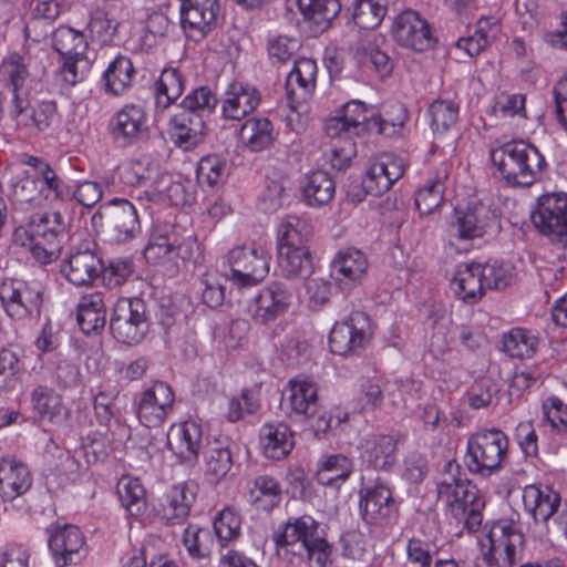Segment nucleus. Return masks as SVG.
I'll return each instance as SVG.
<instances>
[{"mask_svg": "<svg viewBox=\"0 0 567 567\" xmlns=\"http://www.w3.org/2000/svg\"><path fill=\"white\" fill-rule=\"evenodd\" d=\"M353 138L354 137L351 136L330 138L332 142L330 155V164L332 168L343 171L350 166L351 159L357 154V147Z\"/></svg>", "mask_w": 567, "mask_h": 567, "instance_id": "774afa93", "label": "nucleus"}, {"mask_svg": "<svg viewBox=\"0 0 567 567\" xmlns=\"http://www.w3.org/2000/svg\"><path fill=\"white\" fill-rule=\"evenodd\" d=\"M288 190H290V181L288 178L267 177L260 196L262 209L269 213L278 210L288 198Z\"/></svg>", "mask_w": 567, "mask_h": 567, "instance_id": "4d7b16f0", "label": "nucleus"}, {"mask_svg": "<svg viewBox=\"0 0 567 567\" xmlns=\"http://www.w3.org/2000/svg\"><path fill=\"white\" fill-rule=\"evenodd\" d=\"M33 409L43 419L52 420L62 410V400L52 389L39 385L32 392Z\"/></svg>", "mask_w": 567, "mask_h": 567, "instance_id": "0e129e2a", "label": "nucleus"}, {"mask_svg": "<svg viewBox=\"0 0 567 567\" xmlns=\"http://www.w3.org/2000/svg\"><path fill=\"white\" fill-rule=\"evenodd\" d=\"M42 306L40 287L24 281H2V308L16 320L39 315Z\"/></svg>", "mask_w": 567, "mask_h": 567, "instance_id": "dca6fc26", "label": "nucleus"}, {"mask_svg": "<svg viewBox=\"0 0 567 567\" xmlns=\"http://www.w3.org/2000/svg\"><path fill=\"white\" fill-rule=\"evenodd\" d=\"M371 337L369 316L362 311H353L333 324L329 333V348L334 354H355L367 347Z\"/></svg>", "mask_w": 567, "mask_h": 567, "instance_id": "9d476101", "label": "nucleus"}, {"mask_svg": "<svg viewBox=\"0 0 567 567\" xmlns=\"http://www.w3.org/2000/svg\"><path fill=\"white\" fill-rule=\"evenodd\" d=\"M508 437L498 429L481 430L473 433L466 445L465 465L481 476L499 472L508 458Z\"/></svg>", "mask_w": 567, "mask_h": 567, "instance_id": "39448f33", "label": "nucleus"}, {"mask_svg": "<svg viewBox=\"0 0 567 567\" xmlns=\"http://www.w3.org/2000/svg\"><path fill=\"white\" fill-rule=\"evenodd\" d=\"M233 466V453L228 442H208L204 451V474L212 483H218Z\"/></svg>", "mask_w": 567, "mask_h": 567, "instance_id": "473e14b6", "label": "nucleus"}, {"mask_svg": "<svg viewBox=\"0 0 567 567\" xmlns=\"http://www.w3.org/2000/svg\"><path fill=\"white\" fill-rule=\"evenodd\" d=\"M241 519L231 508L223 509L214 520V530L221 546L237 539L240 535Z\"/></svg>", "mask_w": 567, "mask_h": 567, "instance_id": "e2e57ef3", "label": "nucleus"}, {"mask_svg": "<svg viewBox=\"0 0 567 567\" xmlns=\"http://www.w3.org/2000/svg\"><path fill=\"white\" fill-rule=\"evenodd\" d=\"M352 471L353 464L349 457L334 454L319 463L316 476L323 486H339L349 478Z\"/></svg>", "mask_w": 567, "mask_h": 567, "instance_id": "a19ab883", "label": "nucleus"}, {"mask_svg": "<svg viewBox=\"0 0 567 567\" xmlns=\"http://www.w3.org/2000/svg\"><path fill=\"white\" fill-rule=\"evenodd\" d=\"M104 270L102 258L93 250L72 252L61 266V272L74 286L92 285Z\"/></svg>", "mask_w": 567, "mask_h": 567, "instance_id": "393cba45", "label": "nucleus"}, {"mask_svg": "<svg viewBox=\"0 0 567 567\" xmlns=\"http://www.w3.org/2000/svg\"><path fill=\"white\" fill-rule=\"evenodd\" d=\"M491 161L509 187H529L542 179L546 161L534 145L513 140L491 150Z\"/></svg>", "mask_w": 567, "mask_h": 567, "instance_id": "f03ea898", "label": "nucleus"}, {"mask_svg": "<svg viewBox=\"0 0 567 567\" xmlns=\"http://www.w3.org/2000/svg\"><path fill=\"white\" fill-rule=\"evenodd\" d=\"M146 311V303L140 298L120 299L110 321L113 337L127 346L138 344L150 328Z\"/></svg>", "mask_w": 567, "mask_h": 567, "instance_id": "423d86ee", "label": "nucleus"}, {"mask_svg": "<svg viewBox=\"0 0 567 567\" xmlns=\"http://www.w3.org/2000/svg\"><path fill=\"white\" fill-rule=\"evenodd\" d=\"M298 7L303 18L313 24L315 32L328 29L341 10L339 0H298Z\"/></svg>", "mask_w": 567, "mask_h": 567, "instance_id": "4c0bfd02", "label": "nucleus"}, {"mask_svg": "<svg viewBox=\"0 0 567 567\" xmlns=\"http://www.w3.org/2000/svg\"><path fill=\"white\" fill-rule=\"evenodd\" d=\"M270 260V252L262 247H235L228 252L229 279L239 287L256 286L269 274Z\"/></svg>", "mask_w": 567, "mask_h": 567, "instance_id": "1a4fd4ad", "label": "nucleus"}, {"mask_svg": "<svg viewBox=\"0 0 567 567\" xmlns=\"http://www.w3.org/2000/svg\"><path fill=\"white\" fill-rule=\"evenodd\" d=\"M404 174L403 161L393 154H381L374 158L362 179L365 193L380 196Z\"/></svg>", "mask_w": 567, "mask_h": 567, "instance_id": "4be33fe9", "label": "nucleus"}, {"mask_svg": "<svg viewBox=\"0 0 567 567\" xmlns=\"http://www.w3.org/2000/svg\"><path fill=\"white\" fill-rule=\"evenodd\" d=\"M28 106L21 115L12 117L17 121L18 126H29L30 124L39 132L47 130L55 115L56 107L53 102H41L31 114H24Z\"/></svg>", "mask_w": 567, "mask_h": 567, "instance_id": "69168bd1", "label": "nucleus"}, {"mask_svg": "<svg viewBox=\"0 0 567 567\" xmlns=\"http://www.w3.org/2000/svg\"><path fill=\"white\" fill-rule=\"evenodd\" d=\"M452 289L463 301H478L486 289L484 268L481 264H462L456 268L452 280Z\"/></svg>", "mask_w": 567, "mask_h": 567, "instance_id": "7c9ffc66", "label": "nucleus"}, {"mask_svg": "<svg viewBox=\"0 0 567 567\" xmlns=\"http://www.w3.org/2000/svg\"><path fill=\"white\" fill-rule=\"evenodd\" d=\"M385 13V0H355L352 18L361 29H374L380 25Z\"/></svg>", "mask_w": 567, "mask_h": 567, "instance_id": "864d4df0", "label": "nucleus"}, {"mask_svg": "<svg viewBox=\"0 0 567 567\" xmlns=\"http://www.w3.org/2000/svg\"><path fill=\"white\" fill-rule=\"evenodd\" d=\"M334 193L336 184L326 171H316L307 175L302 195L308 205H327L332 200Z\"/></svg>", "mask_w": 567, "mask_h": 567, "instance_id": "58836bf2", "label": "nucleus"}, {"mask_svg": "<svg viewBox=\"0 0 567 567\" xmlns=\"http://www.w3.org/2000/svg\"><path fill=\"white\" fill-rule=\"evenodd\" d=\"M217 0H181V25L187 38L200 41L217 25Z\"/></svg>", "mask_w": 567, "mask_h": 567, "instance_id": "2eb2a0df", "label": "nucleus"}, {"mask_svg": "<svg viewBox=\"0 0 567 567\" xmlns=\"http://www.w3.org/2000/svg\"><path fill=\"white\" fill-rule=\"evenodd\" d=\"M369 262L365 255L355 248L339 250L331 262V276L343 288H351L364 279Z\"/></svg>", "mask_w": 567, "mask_h": 567, "instance_id": "bb28decb", "label": "nucleus"}, {"mask_svg": "<svg viewBox=\"0 0 567 567\" xmlns=\"http://www.w3.org/2000/svg\"><path fill=\"white\" fill-rule=\"evenodd\" d=\"M277 555L290 563L307 560L309 567H330L332 545L319 533V523L305 515L290 518L272 536Z\"/></svg>", "mask_w": 567, "mask_h": 567, "instance_id": "f257e3e1", "label": "nucleus"}, {"mask_svg": "<svg viewBox=\"0 0 567 567\" xmlns=\"http://www.w3.org/2000/svg\"><path fill=\"white\" fill-rule=\"evenodd\" d=\"M317 63L312 59L301 58L295 61L293 69L287 76L288 94H295L297 85L302 92L309 93L315 89Z\"/></svg>", "mask_w": 567, "mask_h": 567, "instance_id": "603ef678", "label": "nucleus"}, {"mask_svg": "<svg viewBox=\"0 0 567 567\" xmlns=\"http://www.w3.org/2000/svg\"><path fill=\"white\" fill-rule=\"evenodd\" d=\"M560 495L548 485H527L523 491L525 509L533 516L535 523L548 524L554 519V528L557 533L567 536V507L559 511Z\"/></svg>", "mask_w": 567, "mask_h": 567, "instance_id": "ddd939ff", "label": "nucleus"}, {"mask_svg": "<svg viewBox=\"0 0 567 567\" xmlns=\"http://www.w3.org/2000/svg\"><path fill=\"white\" fill-rule=\"evenodd\" d=\"M197 179L210 187L224 182L227 176V162L218 155L204 156L197 166Z\"/></svg>", "mask_w": 567, "mask_h": 567, "instance_id": "bf43d9fd", "label": "nucleus"}, {"mask_svg": "<svg viewBox=\"0 0 567 567\" xmlns=\"http://www.w3.org/2000/svg\"><path fill=\"white\" fill-rule=\"evenodd\" d=\"M502 344L503 351L512 358H530L536 351L538 339L525 329L515 328L503 336Z\"/></svg>", "mask_w": 567, "mask_h": 567, "instance_id": "3c124183", "label": "nucleus"}, {"mask_svg": "<svg viewBox=\"0 0 567 567\" xmlns=\"http://www.w3.org/2000/svg\"><path fill=\"white\" fill-rule=\"evenodd\" d=\"M37 195L35 182L22 172L9 186L8 198L16 209L29 210Z\"/></svg>", "mask_w": 567, "mask_h": 567, "instance_id": "13d9d810", "label": "nucleus"}, {"mask_svg": "<svg viewBox=\"0 0 567 567\" xmlns=\"http://www.w3.org/2000/svg\"><path fill=\"white\" fill-rule=\"evenodd\" d=\"M278 264L286 278H307L313 270L308 247H277Z\"/></svg>", "mask_w": 567, "mask_h": 567, "instance_id": "c9c22d12", "label": "nucleus"}, {"mask_svg": "<svg viewBox=\"0 0 567 567\" xmlns=\"http://www.w3.org/2000/svg\"><path fill=\"white\" fill-rule=\"evenodd\" d=\"M439 545L433 539L414 536L408 540V561L417 567H432L433 556L437 554Z\"/></svg>", "mask_w": 567, "mask_h": 567, "instance_id": "680f3d73", "label": "nucleus"}, {"mask_svg": "<svg viewBox=\"0 0 567 567\" xmlns=\"http://www.w3.org/2000/svg\"><path fill=\"white\" fill-rule=\"evenodd\" d=\"M398 440L393 435L372 433L360 442V456L374 470L389 471L396 462Z\"/></svg>", "mask_w": 567, "mask_h": 567, "instance_id": "a878e982", "label": "nucleus"}, {"mask_svg": "<svg viewBox=\"0 0 567 567\" xmlns=\"http://www.w3.org/2000/svg\"><path fill=\"white\" fill-rule=\"evenodd\" d=\"M460 106L451 100L437 99L430 107L431 125L435 133H445L451 130L458 120Z\"/></svg>", "mask_w": 567, "mask_h": 567, "instance_id": "5fc2aeb1", "label": "nucleus"}, {"mask_svg": "<svg viewBox=\"0 0 567 567\" xmlns=\"http://www.w3.org/2000/svg\"><path fill=\"white\" fill-rule=\"evenodd\" d=\"M312 234V226L307 219L287 216L279 227L277 247H308Z\"/></svg>", "mask_w": 567, "mask_h": 567, "instance_id": "79ce46f5", "label": "nucleus"}, {"mask_svg": "<svg viewBox=\"0 0 567 567\" xmlns=\"http://www.w3.org/2000/svg\"><path fill=\"white\" fill-rule=\"evenodd\" d=\"M286 392L289 415L306 422L316 435L327 433L348 419L347 414L343 417H333L320 404L317 384L306 377L291 379L287 384Z\"/></svg>", "mask_w": 567, "mask_h": 567, "instance_id": "20e7f679", "label": "nucleus"}, {"mask_svg": "<svg viewBox=\"0 0 567 567\" xmlns=\"http://www.w3.org/2000/svg\"><path fill=\"white\" fill-rule=\"evenodd\" d=\"M135 69L126 56H117L103 73L105 92L114 96L122 95L132 85Z\"/></svg>", "mask_w": 567, "mask_h": 567, "instance_id": "ea45409f", "label": "nucleus"}, {"mask_svg": "<svg viewBox=\"0 0 567 567\" xmlns=\"http://www.w3.org/2000/svg\"><path fill=\"white\" fill-rule=\"evenodd\" d=\"M291 299L292 293L285 284H269L254 300L252 319L261 324L274 321L288 310Z\"/></svg>", "mask_w": 567, "mask_h": 567, "instance_id": "b1692460", "label": "nucleus"}, {"mask_svg": "<svg viewBox=\"0 0 567 567\" xmlns=\"http://www.w3.org/2000/svg\"><path fill=\"white\" fill-rule=\"evenodd\" d=\"M66 235V225L59 212L37 213L31 216L27 226H19L14 229V240H31L34 238L40 243H59Z\"/></svg>", "mask_w": 567, "mask_h": 567, "instance_id": "5701e85b", "label": "nucleus"}, {"mask_svg": "<svg viewBox=\"0 0 567 567\" xmlns=\"http://www.w3.org/2000/svg\"><path fill=\"white\" fill-rule=\"evenodd\" d=\"M260 441L264 455L271 460L286 457L293 447L292 432L284 423L264 425Z\"/></svg>", "mask_w": 567, "mask_h": 567, "instance_id": "72a5a7b5", "label": "nucleus"}, {"mask_svg": "<svg viewBox=\"0 0 567 567\" xmlns=\"http://www.w3.org/2000/svg\"><path fill=\"white\" fill-rule=\"evenodd\" d=\"M2 462H6V460H2ZM7 463L9 464V470L4 478H2V483H6V487L2 491V501H13L31 487L32 477L29 468L21 461L11 458Z\"/></svg>", "mask_w": 567, "mask_h": 567, "instance_id": "49530a36", "label": "nucleus"}, {"mask_svg": "<svg viewBox=\"0 0 567 567\" xmlns=\"http://www.w3.org/2000/svg\"><path fill=\"white\" fill-rule=\"evenodd\" d=\"M169 123L175 144L185 150L196 146L205 134V118L184 109H181Z\"/></svg>", "mask_w": 567, "mask_h": 567, "instance_id": "2f4dec72", "label": "nucleus"}, {"mask_svg": "<svg viewBox=\"0 0 567 567\" xmlns=\"http://www.w3.org/2000/svg\"><path fill=\"white\" fill-rule=\"evenodd\" d=\"M406 118L405 107L400 103H394L389 106L383 115L370 114V132L392 137L402 131Z\"/></svg>", "mask_w": 567, "mask_h": 567, "instance_id": "de8ad7c7", "label": "nucleus"}, {"mask_svg": "<svg viewBox=\"0 0 567 567\" xmlns=\"http://www.w3.org/2000/svg\"><path fill=\"white\" fill-rule=\"evenodd\" d=\"M241 142L254 152L267 148L274 141L272 124L268 118H248L239 133Z\"/></svg>", "mask_w": 567, "mask_h": 567, "instance_id": "c03bdc74", "label": "nucleus"}, {"mask_svg": "<svg viewBox=\"0 0 567 567\" xmlns=\"http://www.w3.org/2000/svg\"><path fill=\"white\" fill-rule=\"evenodd\" d=\"M52 45L61 58L84 55L87 42L82 32L70 27H59L52 34Z\"/></svg>", "mask_w": 567, "mask_h": 567, "instance_id": "09e8293b", "label": "nucleus"}, {"mask_svg": "<svg viewBox=\"0 0 567 567\" xmlns=\"http://www.w3.org/2000/svg\"><path fill=\"white\" fill-rule=\"evenodd\" d=\"M184 91V79L177 69H165L155 83L156 109L166 110Z\"/></svg>", "mask_w": 567, "mask_h": 567, "instance_id": "37998d69", "label": "nucleus"}, {"mask_svg": "<svg viewBox=\"0 0 567 567\" xmlns=\"http://www.w3.org/2000/svg\"><path fill=\"white\" fill-rule=\"evenodd\" d=\"M217 103L218 100L210 89L199 86L184 97L179 107L196 113L205 118L214 111Z\"/></svg>", "mask_w": 567, "mask_h": 567, "instance_id": "052dcab7", "label": "nucleus"}, {"mask_svg": "<svg viewBox=\"0 0 567 567\" xmlns=\"http://www.w3.org/2000/svg\"><path fill=\"white\" fill-rule=\"evenodd\" d=\"M260 102V93L255 86L243 82H233L225 92L221 113L226 120L240 121L252 113Z\"/></svg>", "mask_w": 567, "mask_h": 567, "instance_id": "cd10ccee", "label": "nucleus"}, {"mask_svg": "<svg viewBox=\"0 0 567 567\" xmlns=\"http://www.w3.org/2000/svg\"><path fill=\"white\" fill-rule=\"evenodd\" d=\"M498 220L494 210L478 204L465 210L455 209L454 217L449 223L447 235L451 245L457 241H471L497 230Z\"/></svg>", "mask_w": 567, "mask_h": 567, "instance_id": "f8f14e48", "label": "nucleus"}, {"mask_svg": "<svg viewBox=\"0 0 567 567\" xmlns=\"http://www.w3.org/2000/svg\"><path fill=\"white\" fill-rule=\"evenodd\" d=\"M92 224L102 227L117 243L134 238L141 229L136 207L122 198H114L102 205L92 216Z\"/></svg>", "mask_w": 567, "mask_h": 567, "instance_id": "0eeeda50", "label": "nucleus"}, {"mask_svg": "<svg viewBox=\"0 0 567 567\" xmlns=\"http://www.w3.org/2000/svg\"><path fill=\"white\" fill-rule=\"evenodd\" d=\"M122 506L133 516L142 514L146 506V493L138 478L123 476L117 483Z\"/></svg>", "mask_w": 567, "mask_h": 567, "instance_id": "8fccbe9b", "label": "nucleus"}, {"mask_svg": "<svg viewBox=\"0 0 567 567\" xmlns=\"http://www.w3.org/2000/svg\"><path fill=\"white\" fill-rule=\"evenodd\" d=\"M195 495L185 485H176L161 504L159 515L169 524H181L189 515Z\"/></svg>", "mask_w": 567, "mask_h": 567, "instance_id": "f704fd0d", "label": "nucleus"}, {"mask_svg": "<svg viewBox=\"0 0 567 567\" xmlns=\"http://www.w3.org/2000/svg\"><path fill=\"white\" fill-rule=\"evenodd\" d=\"M446 172L437 174L434 178H429L415 195V206L420 215L433 214L442 204L445 190L444 181Z\"/></svg>", "mask_w": 567, "mask_h": 567, "instance_id": "a18cd8bd", "label": "nucleus"}, {"mask_svg": "<svg viewBox=\"0 0 567 567\" xmlns=\"http://www.w3.org/2000/svg\"><path fill=\"white\" fill-rule=\"evenodd\" d=\"M48 533L49 547L60 567L76 564L85 556L84 536L76 526L56 524L50 526Z\"/></svg>", "mask_w": 567, "mask_h": 567, "instance_id": "412c9836", "label": "nucleus"}, {"mask_svg": "<svg viewBox=\"0 0 567 567\" xmlns=\"http://www.w3.org/2000/svg\"><path fill=\"white\" fill-rule=\"evenodd\" d=\"M437 497L449 507L452 516L470 532L477 530L483 520L485 507L480 491L467 478L460 476V465L449 461L445 473L436 484Z\"/></svg>", "mask_w": 567, "mask_h": 567, "instance_id": "7ed1b4c3", "label": "nucleus"}, {"mask_svg": "<svg viewBox=\"0 0 567 567\" xmlns=\"http://www.w3.org/2000/svg\"><path fill=\"white\" fill-rule=\"evenodd\" d=\"M106 322V310L99 292L83 296L78 305V323L85 333L99 331Z\"/></svg>", "mask_w": 567, "mask_h": 567, "instance_id": "e433bc0d", "label": "nucleus"}, {"mask_svg": "<svg viewBox=\"0 0 567 567\" xmlns=\"http://www.w3.org/2000/svg\"><path fill=\"white\" fill-rule=\"evenodd\" d=\"M370 115L365 104L353 100L347 102L336 116L324 122V132L329 138L340 136H361L370 132Z\"/></svg>", "mask_w": 567, "mask_h": 567, "instance_id": "aec40b11", "label": "nucleus"}, {"mask_svg": "<svg viewBox=\"0 0 567 567\" xmlns=\"http://www.w3.org/2000/svg\"><path fill=\"white\" fill-rule=\"evenodd\" d=\"M177 256V247L167 235L152 234L146 247L144 258L148 264L159 265L172 261Z\"/></svg>", "mask_w": 567, "mask_h": 567, "instance_id": "6e6d98bb", "label": "nucleus"}, {"mask_svg": "<svg viewBox=\"0 0 567 567\" xmlns=\"http://www.w3.org/2000/svg\"><path fill=\"white\" fill-rule=\"evenodd\" d=\"M4 72L8 75V92L11 96L10 116L17 117L21 115L29 100L24 90V82L29 76L28 56L20 53H11L6 61L2 62Z\"/></svg>", "mask_w": 567, "mask_h": 567, "instance_id": "c85d7f7f", "label": "nucleus"}, {"mask_svg": "<svg viewBox=\"0 0 567 567\" xmlns=\"http://www.w3.org/2000/svg\"><path fill=\"white\" fill-rule=\"evenodd\" d=\"M392 34L401 47L417 52L429 50L434 43L430 24L413 10H405L395 17Z\"/></svg>", "mask_w": 567, "mask_h": 567, "instance_id": "a211bd4d", "label": "nucleus"}, {"mask_svg": "<svg viewBox=\"0 0 567 567\" xmlns=\"http://www.w3.org/2000/svg\"><path fill=\"white\" fill-rule=\"evenodd\" d=\"M359 507L362 519L369 525L384 526L398 514L392 491L380 480L361 489Z\"/></svg>", "mask_w": 567, "mask_h": 567, "instance_id": "4468645a", "label": "nucleus"}, {"mask_svg": "<svg viewBox=\"0 0 567 567\" xmlns=\"http://www.w3.org/2000/svg\"><path fill=\"white\" fill-rule=\"evenodd\" d=\"M183 543L190 556L205 558L210 554V535L207 529L188 525L184 530Z\"/></svg>", "mask_w": 567, "mask_h": 567, "instance_id": "338daca9", "label": "nucleus"}, {"mask_svg": "<svg viewBox=\"0 0 567 567\" xmlns=\"http://www.w3.org/2000/svg\"><path fill=\"white\" fill-rule=\"evenodd\" d=\"M202 427L195 422L173 424L167 432L168 449L182 461L194 462L202 449Z\"/></svg>", "mask_w": 567, "mask_h": 567, "instance_id": "c756f323", "label": "nucleus"}, {"mask_svg": "<svg viewBox=\"0 0 567 567\" xmlns=\"http://www.w3.org/2000/svg\"><path fill=\"white\" fill-rule=\"evenodd\" d=\"M175 395L171 385L156 381L141 396L137 417L146 427H156L164 423L174 406Z\"/></svg>", "mask_w": 567, "mask_h": 567, "instance_id": "6ab92c4d", "label": "nucleus"}, {"mask_svg": "<svg viewBox=\"0 0 567 567\" xmlns=\"http://www.w3.org/2000/svg\"><path fill=\"white\" fill-rule=\"evenodd\" d=\"M532 221L539 233L567 246V194L542 195L532 213Z\"/></svg>", "mask_w": 567, "mask_h": 567, "instance_id": "9b49d317", "label": "nucleus"}, {"mask_svg": "<svg viewBox=\"0 0 567 567\" xmlns=\"http://www.w3.org/2000/svg\"><path fill=\"white\" fill-rule=\"evenodd\" d=\"M107 131L115 144L130 146L141 141L147 132V115L137 104H126L109 122Z\"/></svg>", "mask_w": 567, "mask_h": 567, "instance_id": "f3484780", "label": "nucleus"}, {"mask_svg": "<svg viewBox=\"0 0 567 567\" xmlns=\"http://www.w3.org/2000/svg\"><path fill=\"white\" fill-rule=\"evenodd\" d=\"M524 535L507 522L491 527L486 544L483 543L484 560L488 566L513 567L522 559Z\"/></svg>", "mask_w": 567, "mask_h": 567, "instance_id": "6e6552de", "label": "nucleus"}]
</instances>
